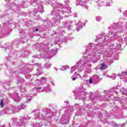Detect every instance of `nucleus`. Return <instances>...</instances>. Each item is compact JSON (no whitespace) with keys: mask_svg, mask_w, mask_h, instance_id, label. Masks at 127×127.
<instances>
[{"mask_svg":"<svg viewBox=\"0 0 127 127\" xmlns=\"http://www.w3.org/2000/svg\"><path fill=\"white\" fill-rule=\"evenodd\" d=\"M125 74H126V75H127V72H126V73H125Z\"/></svg>","mask_w":127,"mask_h":127,"instance_id":"423d86ee","label":"nucleus"},{"mask_svg":"<svg viewBox=\"0 0 127 127\" xmlns=\"http://www.w3.org/2000/svg\"><path fill=\"white\" fill-rule=\"evenodd\" d=\"M75 80H76V78L75 77L72 78V81H75Z\"/></svg>","mask_w":127,"mask_h":127,"instance_id":"20e7f679","label":"nucleus"},{"mask_svg":"<svg viewBox=\"0 0 127 127\" xmlns=\"http://www.w3.org/2000/svg\"><path fill=\"white\" fill-rule=\"evenodd\" d=\"M3 101H4V99H2V100H1L0 102V106H1V108H3Z\"/></svg>","mask_w":127,"mask_h":127,"instance_id":"f03ea898","label":"nucleus"},{"mask_svg":"<svg viewBox=\"0 0 127 127\" xmlns=\"http://www.w3.org/2000/svg\"><path fill=\"white\" fill-rule=\"evenodd\" d=\"M107 65L105 64H101V66L100 67L101 70H105V67H106Z\"/></svg>","mask_w":127,"mask_h":127,"instance_id":"f257e3e1","label":"nucleus"},{"mask_svg":"<svg viewBox=\"0 0 127 127\" xmlns=\"http://www.w3.org/2000/svg\"><path fill=\"white\" fill-rule=\"evenodd\" d=\"M89 83H90V84H92V79H90V80H89Z\"/></svg>","mask_w":127,"mask_h":127,"instance_id":"7ed1b4c3","label":"nucleus"},{"mask_svg":"<svg viewBox=\"0 0 127 127\" xmlns=\"http://www.w3.org/2000/svg\"><path fill=\"white\" fill-rule=\"evenodd\" d=\"M38 30V29H36L35 30V31H34V32H35V31H37Z\"/></svg>","mask_w":127,"mask_h":127,"instance_id":"39448f33","label":"nucleus"}]
</instances>
